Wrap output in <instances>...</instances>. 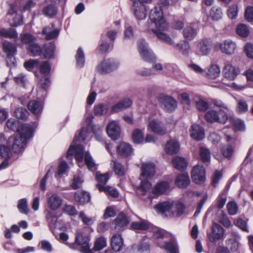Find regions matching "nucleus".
I'll use <instances>...</instances> for the list:
<instances>
[{
	"mask_svg": "<svg viewBox=\"0 0 253 253\" xmlns=\"http://www.w3.org/2000/svg\"><path fill=\"white\" fill-rule=\"evenodd\" d=\"M33 130L32 127L27 124L22 125L21 131L18 132L14 138L12 145V150L15 153H19L23 151L27 140L33 136Z\"/></svg>",
	"mask_w": 253,
	"mask_h": 253,
	"instance_id": "nucleus-1",
	"label": "nucleus"
},
{
	"mask_svg": "<svg viewBox=\"0 0 253 253\" xmlns=\"http://www.w3.org/2000/svg\"><path fill=\"white\" fill-rule=\"evenodd\" d=\"M149 19L155 24L156 28L161 30L168 29L169 25L164 19L163 9L161 7L155 6L150 11Z\"/></svg>",
	"mask_w": 253,
	"mask_h": 253,
	"instance_id": "nucleus-2",
	"label": "nucleus"
},
{
	"mask_svg": "<svg viewBox=\"0 0 253 253\" xmlns=\"http://www.w3.org/2000/svg\"><path fill=\"white\" fill-rule=\"evenodd\" d=\"M205 119L208 123H217L224 125L227 122L228 116L225 111L211 109L205 113Z\"/></svg>",
	"mask_w": 253,
	"mask_h": 253,
	"instance_id": "nucleus-3",
	"label": "nucleus"
},
{
	"mask_svg": "<svg viewBox=\"0 0 253 253\" xmlns=\"http://www.w3.org/2000/svg\"><path fill=\"white\" fill-rule=\"evenodd\" d=\"M158 101L162 108L167 112L171 113L177 108V101L171 96L161 94L158 97Z\"/></svg>",
	"mask_w": 253,
	"mask_h": 253,
	"instance_id": "nucleus-4",
	"label": "nucleus"
},
{
	"mask_svg": "<svg viewBox=\"0 0 253 253\" xmlns=\"http://www.w3.org/2000/svg\"><path fill=\"white\" fill-rule=\"evenodd\" d=\"M138 47L140 54L144 61L150 63L156 62V57L145 40H140L138 42Z\"/></svg>",
	"mask_w": 253,
	"mask_h": 253,
	"instance_id": "nucleus-5",
	"label": "nucleus"
},
{
	"mask_svg": "<svg viewBox=\"0 0 253 253\" xmlns=\"http://www.w3.org/2000/svg\"><path fill=\"white\" fill-rule=\"evenodd\" d=\"M3 49L6 54V61L8 66H14L16 63L15 55L17 53L15 45L9 42H5L3 44Z\"/></svg>",
	"mask_w": 253,
	"mask_h": 253,
	"instance_id": "nucleus-6",
	"label": "nucleus"
},
{
	"mask_svg": "<svg viewBox=\"0 0 253 253\" xmlns=\"http://www.w3.org/2000/svg\"><path fill=\"white\" fill-rule=\"evenodd\" d=\"M89 237L82 232H77L75 242L81 247V252L83 253H91L90 249Z\"/></svg>",
	"mask_w": 253,
	"mask_h": 253,
	"instance_id": "nucleus-7",
	"label": "nucleus"
},
{
	"mask_svg": "<svg viewBox=\"0 0 253 253\" xmlns=\"http://www.w3.org/2000/svg\"><path fill=\"white\" fill-rule=\"evenodd\" d=\"M119 63L113 59L104 60L101 64L98 65L96 68V71L100 74L109 73L116 69Z\"/></svg>",
	"mask_w": 253,
	"mask_h": 253,
	"instance_id": "nucleus-8",
	"label": "nucleus"
},
{
	"mask_svg": "<svg viewBox=\"0 0 253 253\" xmlns=\"http://www.w3.org/2000/svg\"><path fill=\"white\" fill-rule=\"evenodd\" d=\"M191 178L193 182L197 184L203 183L206 179V171L202 165H197L191 170Z\"/></svg>",
	"mask_w": 253,
	"mask_h": 253,
	"instance_id": "nucleus-9",
	"label": "nucleus"
},
{
	"mask_svg": "<svg viewBox=\"0 0 253 253\" xmlns=\"http://www.w3.org/2000/svg\"><path fill=\"white\" fill-rule=\"evenodd\" d=\"M240 73L239 68H235L229 62L224 63V67L222 70L223 76L229 80H234Z\"/></svg>",
	"mask_w": 253,
	"mask_h": 253,
	"instance_id": "nucleus-10",
	"label": "nucleus"
},
{
	"mask_svg": "<svg viewBox=\"0 0 253 253\" xmlns=\"http://www.w3.org/2000/svg\"><path fill=\"white\" fill-rule=\"evenodd\" d=\"M131 10L136 18L138 20L144 19L147 15L146 7L144 4L139 3L137 1L134 0Z\"/></svg>",
	"mask_w": 253,
	"mask_h": 253,
	"instance_id": "nucleus-11",
	"label": "nucleus"
},
{
	"mask_svg": "<svg viewBox=\"0 0 253 253\" xmlns=\"http://www.w3.org/2000/svg\"><path fill=\"white\" fill-rule=\"evenodd\" d=\"M212 48L211 42L207 39H203L197 43L196 53L199 55H207Z\"/></svg>",
	"mask_w": 253,
	"mask_h": 253,
	"instance_id": "nucleus-12",
	"label": "nucleus"
},
{
	"mask_svg": "<svg viewBox=\"0 0 253 253\" xmlns=\"http://www.w3.org/2000/svg\"><path fill=\"white\" fill-rule=\"evenodd\" d=\"M156 173V166L154 163H143L141 167V175L146 179L152 177Z\"/></svg>",
	"mask_w": 253,
	"mask_h": 253,
	"instance_id": "nucleus-13",
	"label": "nucleus"
},
{
	"mask_svg": "<svg viewBox=\"0 0 253 253\" xmlns=\"http://www.w3.org/2000/svg\"><path fill=\"white\" fill-rule=\"evenodd\" d=\"M106 132L108 136L113 140H117L120 137V127L116 122L112 121L108 124Z\"/></svg>",
	"mask_w": 253,
	"mask_h": 253,
	"instance_id": "nucleus-14",
	"label": "nucleus"
},
{
	"mask_svg": "<svg viewBox=\"0 0 253 253\" xmlns=\"http://www.w3.org/2000/svg\"><path fill=\"white\" fill-rule=\"evenodd\" d=\"M212 235L208 234V236L210 241L213 243L215 241V240H219L223 238L224 229L219 224L213 223L212 227Z\"/></svg>",
	"mask_w": 253,
	"mask_h": 253,
	"instance_id": "nucleus-15",
	"label": "nucleus"
},
{
	"mask_svg": "<svg viewBox=\"0 0 253 253\" xmlns=\"http://www.w3.org/2000/svg\"><path fill=\"white\" fill-rule=\"evenodd\" d=\"M148 129L154 133L161 135L166 134L167 131L163 124L156 120H152L149 122Z\"/></svg>",
	"mask_w": 253,
	"mask_h": 253,
	"instance_id": "nucleus-16",
	"label": "nucleus"
},
{
	"mask_svg": "<svg viewBox=\"0 0 253 253\" xmlns=\"http://www.w3.org/2000/svg\"><path fill=\"white\" fill-rule=\"evenodd\" d=\"M218 45L221 51L228 55L234 53L236 48V43L230 40H225Z\"/></svg>",
	"mask_w": 253,
	"mask_h": 253,
	"instance_id": "nucleus-17",
	"label": "nucleus"
},
{
	"mask_svg": "<svg viewBox=\"0 0 253 253\" xmlns=\"http://www.w3.org/2000/svg\"><path fill=\"white\" fill-rule=\"evenodd\" d=\"M90 199V193L85 191H78L74 194L75 200L81 205H84L89 203Z\"/></svg>",
	"mask_w": 253,
	"mask_h": 253,
	"instance_id": "nucleus-18",
	"label": "nucleus"
},
{
	"mask_svg": "<svg viewBox=\"0 0 253 253\" xmlns=\"http://www.w3.org/2000/svg\"><path fill=\"white\" fill-rule=\"evenodd\" d=\"M166 30H161L159 28L151 29V31L157 36L159 40L166 43L173 45L174 42L172 40L169 35L164 32V31Z\"/></svg>",
	"mask_w": 253,
	"mask_h": 253,
	"instance_id": "nucleus-19",
	"label": "nucleus"
},
{
	"mask_svg": "<svg viewBox=\"0 0 253 253\" xmlns=\"http://www.w3.org/2000/svg\"><path fill=\"white\" fill-rule=\"evenodd\" d=\"M117 151L119 155L124 157H128L133 153V150L130 145L126 142H121L117 146Z\"/></svg>",
	"mask_w": 253,
	"mask_h": 253,
	"instance_id": "nucleus-20",
	"label": "nucleus"
},
{
	"mask_svg": "<svg viewBox=\"0 0 253 253\" xmlns=\"http://www.w3.org/2000/svg\"><path fill=\"white\" fill-rule=\"evenodd\" d=\"M191 136L198 141L201 140L204 138L205 132L203 128L197 124H194L191 126Z\"/></svg>",
	"mask_w": 253,
	"mask_h": 253,
	"instance_id": "nucleus-21",
	"label": "nucleus"
},
{
	"mask_svg": "<svg viewBox=\"0 0 253 253\" xmlns=\"http://www.w3.org/2000/svg\"><path fill=\"white\" fill-rule=\"evenodd\" d=\"M180 144L174 140L168 141L165 146V151L167 154L173 155L177 154L179 151Z\"/></svg>",
	"mask_w": 253,
	"mask_h": 253,
	"instance_id": "nucleus-22",
	"label": "nucleus"
},
{
	"mask_svg": "<svg viewBox=\"0 0 253 253\" xmlns=\"http://www.w3.org/2000/svg\"><path fill=\"white\" fill-rule=\"evenodd\" d=\"M62 199L56 194H53L50 196L47 200L48 207L53 211L57 210L61 206Z\"/></svg>",
	"mask_w": 253,
	"mask_h": 253,
	"instance_id": "nucleus-23",
	"label": "nucleus"
},
{
	"mask_svg": "<svg viewBox=\"0 0 253 253\" xmlns=\"http://www.w3.org/2000/svg\"><path fill=\"white\" fill-rule=\"evenodd\" d=\"M190 183V179L187 173H182L179 174L175 179L176 185L182 188H185Z\"/></svg>",
	"mask_w": 253,
	"mask_h": 253,
	"instance_id": "nucleus-24",
	"label": "nucleus"
},
{
	"mask_svg": "<svg viewBox=\"0 0 253 253\" xmlns=\"http://www.w3.org/2000/svg\"><path fill=\"white\" fill-rule=\"evenodd\" d=\"M123 244V239L121 235L116 234L112 236L111 245L114 252H120L122 249Z\"/></svg>",
	"mask_w": 253,
	"mask_h": 253,
	"instance_id": "nucleus-25",
	"label": "nucleus"
},
{
	"mask_svg": "<svg viewBox=\"0 0 253 253\" xmlns=\"http://www.w3.org/2000/svg\"><path fill=\"white\" fill-rule=\"evenodd\" d=\"M169 187V182L166 181H160L155 186L152 192L154 194L162 195L168 191Z\"/></svg>",
	"mask_w": 253,
	"mask_h": 253,
	"instance_id": "nucleus-26",
	"label": "nucleus"
},
{
	"mask_svg": "<svg viewBox=\"0 0 253 253\" xmlns=\"http://www.w3.org/2000/svg\"><path fill=\"white\" fill-rule=\"evenodd\" d=\"M132 103V101L130 99L125 98L113 105L112 107V111L114 113L119 112L128 108L131 105Z\"/></svg>",
	"mask_w": 253,
	"mask_h": 253,
	"instance_id": "nucleus-27",
	"label": "nucleus"
},
{
	"mask_svg": "<svg viewBox=\"0 0 253 253\" xmlns=\"http://www.w3.org/2000/svg\"><path fill=\"white\" fill-rule=\"evenodd\" d=\"M29 110L35 115L41 114L43 109V104L37 100H32L28 103Z\"/></svg>",
	"mask_w": 253,
	"mask_h": 253,
	"instance_id": "nucleus-28",
	"label": "nucleus"
},
{
	"mask_svg": "<svg viewBox=\"0 0 253 253\" xmlns=\"http://www.w3.org/2000/svg\"><path fill=\"white\" fill-rule=\"evenodd\" d=\"M172 163L174 167L180 170H184L187 166V162L186 159L182 157L176 156L173 158Z\"/></svg>",
	"mask_w": 253,
	"mask_h": 253,
	"instance_id": "nucleus-29",
	"label": "nucleus"
},
{
	"mask_svg": "<svg viewBox=\"0 0 253 253\" xmlns=\"http://www.w3.org/2000/svg\"><path fill=\"white\" fill-rule=\"evenodd\" d=\"M129 222L128 217L124 213L121 212L114 221L115 228H122L126 226Z\"/></svg>",
	"mask_w": 253,
	"mask_h": 253,
	"instance_id": "nucleus-30",
	"label": "nucleus"
},
{
	"mask_svg": "<svg viewBox=\"0 0 253 253\" xmlns=\"http://www.w3.org/2000/svg\"><path fill=\"white\" fill-rule=\"evenodd\" d=\"M96 187L100 192H104L107 195H110L113 198H117L119 196L118 191L115 188L111 186L96 184Z\"/></svg>",
	"mask_w": 253,
	"mask_h": 253,
	"instance_id": "nucleus-31",
	"label": "nucleus"
},
{
	"mask_svg": "<svg viewBox=\"0 0 253 253\" xmlns=\"http://www.w3.org/2000/svg\"><path fill=\"white\" fill-rule=\"evenodd\" d=\"M220 74V69L218 66L211 64L208 70L207 77L210 79H215L219 77Z\"/></svg>",
	"mask_w": 253,
	"mask_h": 253,
	"instance_id": "nucleus-32",
	"label": "nucleus"
},
{
	"mask_svg": "<svg viewBox=\"0 0 253 253\" xmlns=\"http://www.w3.org/2000/svg\"><path fill=\"white\" fill-rule=\"evenodd\" d=\"M28 51L33 56H41L43 53V50L39 44L36 43L35 42L31 44L30 46L27 47Z\"/></svg>",
	"mask_w": 253,
	"mask_h": 253,
	"instance_id": "nucleus-33",
	"label": "nucleus"
},
{
	"mask_svg": "<svg viewBox=\"0 0 253 253\" xmlns=\"http://www.w3.org/2000/svg\"><path fill=\"white\" fill-rule=\"evenodd\" d=\"M43 56L45 58H52L54 57L55 46L53 43L50 42L45 44L43 47Z\"/></svg>",
	"mask_w": 253,
	"mask_h": 253,
	"instance_id": "nucleus-34",
	"label": "nucleus"
},
{
	"mask_svg": "<svg viewBox=\"0 0 253 253\" xmlns=\"http://www.w3.org/2000/svg\"><path fill=\"white\" fill-rule=\"evenodd\" d=\"M210 16L214 21H218L221 19L223 16L221 8L217 6H212L210 11Z\"/></svg>",
	"mask_w": 253,
	"mask_h": 253,
	"instance_id": "nucleus-35",
	"label": "nucleus"
},
{
	"mask_svg": "<svg viewBox=\"0 0 253 253\" xmlns=\"http://www.w3.org/2000/svg\"><path fill=\"white\" fill-rule=\"evenodd\" d=\"M199 156L200 159L203 163L206 164L210 162L211 154L208 148L201 147L199 150Z\"/></svg>",
	"mask_w": 253,
	"mask_h": 253,
	"instance_id": "nucleus-36",
	"label": "nucleus"
},
{
	"mask_svg": "<svg viewBox=\"0 0 253 253\" xmlns=\"http://www.w3.org/2000/svg\"><path fill=\"white\" fill-rule=\"evenodd\" d=\"M104 38V35L102 34L101 40L98 46V49L101 53H106L109 51L110 48L112 49L113 47V43H109L105 40H103Z\"/></svg>",
	"mask_w": 253,
	"mask_h": 253,
	"instance_id": "nucleus-37",
	"label": "nucleus"
},
{
	"mask_svg": "<svg viewBox=\"0 0 253 253\" xmlns=\"http://www.w3.org/2000/svg\"><path fill=\"white\" fill-rule=\"evenodd\" d=\"M111 164L116 174L122 176L125 174V169L123 165L116 160H112Z\"/></svg>",
	"mask_w": 253,
	"mask_h": 253,
	"instance_id": "nucleus-38",
	"label": "nucleus"
},
{
	"mask_svg": "<svg viewBox=\"0 0 253 253\" xmlns=\"http://www.w3.org/2000/svg\"><path fill=\"white\" fill-rule=\"evenodd\" d=\"M75 58L77 66L79 68H83L84 65L85 57L84 51L81 47L78 49Z\"/></svg>",
	"mask_w": 253,
	"mask_h": 253,
	"instance_id": "nucleus-39",
	"label": "nucleus"
},
{
	"mask_svg": "<svg viewBox=\"0 0 253 253\" xmlns=\"http://www.w3.org/2000/svg\"><path fill=\"white\" fill-rule=\"evenodd\" d=\"M176 47L182 54L185 55H188L191 49L190 44L186 40L181 41L180 42L177 43Z\"/></svg>",
	"mask_w": 253,
	"mask_h": 253,
	"instance_id": "nucleus-40",
	"label": "nucleus"
},
{
	"mask_svg": "<svg viewBox=\"0 0 253 253\" xmlns=\"http://www.w3.org/2000/svg\"><path fill=\"white\" fill-rule=\"evenodd\" d=\"M42 12L45 16L52 17L57 14V8L54 4H50L42 9Z\"/></svg>",
	"mask_w": 253,
	"mask_h": 253,
	"instance_id": "nucleus-41",
	"label": "nucleus"
},
{
	"mask_svg": "<svg viewBox=\"0 0 253 253\" xmlns=\"http://www.w3.org/2000/svg\"><path fill=\"white\" fill-rule=\"evenodd\" d=\"M184 37L188 41L193 40L197 36L196 30L191 26L186 27L183 31Z\"/></svg>",
	"mask_w": 253,
	"mask_h": 253,
	"instance_id": "nucleus-42",
	"label": "nucleus"
},
{
	"mask_svg": "<svg viewBox=\"0 0 253 253\" xmlns=\"http://www.w3.org/2000/svg\"><path fill=\"white\" fill-rule=\"evenodd\" d=\"M40 60L37 59H30L24 63V68L28 71H34L36 69L38 68Z\"/></svg>",
	"mask_w": 253,
	"mask_h": 253,
	"instance_id": "nucleus-43",
	"label": "nucleus"
},
{
	"mask_svg": "<svg viewBox=\"0 0 253 253\" xmlns=\"http://www.w3.org/2000/svg\"><path fill=\"white\" fill-rule=\"evenodd\" d=\"M0 36L6 38L16 39L18 37V34L13 28L2 29L0 30Z\"/></svg>",
	"mask_w": 253,
	"mask_h": 253,
	"instance_id": "nucleus-44",
	"label": "nucleus"
},
{
	"mask_svg": "<svg viewBox=\"0 0 253 253\" xmlns=\"http://www.w3.org/2000/svg\"><path fill=\"white\" fill-rule=\"evenodd\" d=\"M50 30L49 27H46L43 28L42 31V35H46L45 39L47 40H51L57 38L59 34V31L55 29L53 31L49 32L48 30Z\"/></svg>",
	"mask_w": 253,
	"mask_h": 253,
	"instance_id": "nucleus-45",
	"label": "nucleus"
},
{
	"mask_svg": "<svg viewBox=\"0 0 253 253\" xmlns=\"http://www.w3.org/2000/svg\"><path fill=\"white\" fill-rule=\"evenodd\" d=\"M20 40L22 42L30 46L37 40V38L32 34L26 33L20 34Z\"/></svg>",
	"mask_w": 253,
	"mask_h": 253,
	"instance_id": "nucleus-46",
	"label": "nucleus"
},
{
	"mask_svg": "<svg viewBox=\"0 0 253 253\" xmlns=\"http://www.w3.org/2000/svg\"><path fill=\"white\" fill-rule=\"evenodd\" d=\"M108 110L107 105L99 103L95 105L93 108L94 114L96 116H102L107 113Z\"/></svg>",
	"mask_w": 253,
	"mask_h": 253,
	"instance_id": "nucleus-47",
	"label": "nucleus"
},
{
	"mask_svg": "<svg viewBox=\"0 0 253 253\" xmlns=\"http://www.w3.org/2000/svg\"><path fill=\"white\" fill-rule=\"evenodd\" d=\"M85 164L89 169L94 171L96 169L97 166L88 152H86L84 155Z\"/></svg>",
	"mask_w": 253,
	"mask_h": 253,
	"instance_id": "nucleus-48",
	"label": "nucleus"
},
{
	"mask_svg": "<svg viewBox=\"0 0 253 253\" xmlns=\"http://www.w3.org/2000/svg\"><path fill=\"white\" fill-rule=\"evenodd\" d=\"M38 68L40 70V73L44 76L48 75L51 70V66L48 61H43L42 63H39Z\"/></svg>",
	"mask_w": 253,
	"mask_h": 253,
	"instance_id": "nucleus-49",
	"label": "nucleus"
},
{
	"mask_svg": "<svg viewBox=\"0 0 253 253\" xmlns=\"http://www.w3.org/2000/svg\"><path fill=\"white\" fill-rule=\"evenodd\" d=\"M14 115L18 119L25 120L29 115L28 110L23 107H18L14 111Z\"/></svg>",
	"mask_w": 253,
	"mask_h": 253,
	"instance_id": "nucleus-50",
	"label": "nucleus"
},
{
	"mask_svg": "<svg viewBox=\"0 0 253 253\" xmlns=\"http://www.w3.org/2000/svg\"><path fill=\"white\" fill-rule=\"evenodd\" d=\"M237 34L243 38L247 37L250 33L248 27L244 24L238 25L236 29Z\"/></svg>",
	"mask_w": 253,
	"mask_h": 253,
	"instance_id": "nucleus-51",
	"label": "nucleus"
},
{
	"mask_svg": "<svg viewBox=\"0 0 253 253\" xmlns=\"http://www.w3.org/2000/svg\"><path fill=\"white\" fill-rule=\"evenodd\" d=\"M132 138L134 143L136 144L143 142L144 140L143 131L139 129H136L132 133Z\"/></svg>",
	"mask_w": 253,
	"mask_h": 253,
	"instance_id": "nucleus-52",
	"label": "nucleus"
},
{
	"mask_svg": "<svg viewBox=\"0 0 253 253\" xmlns=\"http://www.w3.org/2000/svg\"><path fill=\"white\" fill-rule=\"evenodd\" d=\"M172 204L168 201L164 202L158 204L156 206V209L159 212L164 213L169 211L172 208Z\"/></svg>",
	"mask_w": 253,
	"mask_h": 253,
	"instance_id": "nucleus-53",
	"label": "nucleus"
},
{
	"mask_svg": "<svg viewBox=\"0 0 253 253\" xmlns=\"http://www.w3.org/2000/svg\"><path fill=\"white\" fill-rule=\"evenodd\" d=\"M84 147L81 144H78L76 146L71 145L67 151V158L72 157L74 153H84Z\"/></svg>",
	"mask_w": 253,
	"mask_h": 253,
	"instance_id": "nucleus-54",
	"label": "nucleus"
},
{
	"mask_svg": "<svg viewBox=\"0 0 253 253\" xmlns=\"http://www.w3.org/2000/svg\"><path fill=\"white\" fill-rule=\"evenodd\" d=\"M107 245L106 239L103 237L98 238L94 242L93 250L94 251H99Z\"/></svg>",
	"mask_w": 253,
	"mask_h": 253,
	"instance_id": "nucleus-55",
	"label": "nucleus"
},
{
	"mask_svg": "<svg viewBox=\"0 0 253 253\" xmlns=\"http://www.w3.org/2000/svg\"><path fill=\"white\" fill-rule=\"evenodd\" d=\"M249 106L246 101L243 99H240L238 101L236 111L238 113L243 114L248 111Z\"/></svg>",
	"mask_w": 253,
	"mask_h": 253,
	"instance_id": "nucleus-56",
	"label": "nucleus"
},
{
	"mask_svg": "<svg viewBox=\"0 0 253 253\" xmlns=\"http://www.w3.org/2000/svg\"><path fill=\"white\" fill-rule=\"evenodd\" d=\"M166 250L170 253H177L178 252V245L176 241L172 240L169 242H166L164 245Z\"/></svg>",
	"mask_w": 253,
	"mask_h": 253,
	"instance_id": "nucleus-57",
	"label": "nucleus"
},
{
	"mask_svg": "<svg viewBox=\"0 0 253 253\" xmlns=\"http://www.w3.org/2000/svg\"><path fill=\"white\" fill-rule=\"evenodd\" d=\"M131 227L134 229L145 230L149 228V224L145 221L133 222L131 223Z\"/></svg>",
	"mask_w": 253,
	"mask_h": 253,
	"instance_id": "nucleus-58",
	"label": "nucleus"
},
{
	"mask_svg": "<svg viewBox=\"0 0 253 253\" xmlns=\"http://www.w3.org/2000/svg\"><path fill=\"white\" fill-rule=\"evenodd\" d=\"M17 208L20 212L22 213L27 214L29 212L27 201L25 198H23L19 200L18 202Z\"/></svg>",
	"mask_w": 253,
	"mask_h": 253,
	"instance_id": "nucleus-59",
	"label": "nucleus"
},
{
	"mask_svg": "<svg viewBox=\"0 0 253 253\" xmlns=\"http://www.w3.org/2000/svg\"><path fill=\"white\" fill-rule=\"evenodd\" d=\"M91 128L95 138L96 140L99 142H103L104 139L102 136V129L99 126H92Z\"/></svg>",
	"mask_w": 253,
	"mask_h": 253,
	"instance_id": "nucleus-60",
	"label": "nucleus"
},
{
	"mask_svg": "<svg viewBox=\"0 0 253 253\" xmlns=\"http://www.w3.org/2000/svg\"><path fill=\"white\" fill-rule=\"evenodd\" d=\"M228 213L234 215L237 213L238 207L235 201H229L226 206Z\"/></svg>",
	"mask_w": 253,
	"mask_h": 253,
	"instance_id": "nucleus-61",
	"label": "nucleus"
},
{
	"mask_svg": "<svg viewBox=\"0 0 253 253\" xmlns=\"http://www.w3.org/2000/svg\"><path fill=\"white\" fill-rule=\"evenodd\" d=\"M238 12V6L235 4L229 6L227 10V15L232 19H235L237 16Z\"/></svg>",
	"mask_w": 253,
	"mask_h": 253,
	"instance_id": "nucleus-62",
	"label": "nucleus"
},
{
	"mask_svg": "<svg viewBox=\"0 0 253 253\" xmlns=\"http://www.w3.org/2000/svg\"><path fill=\"white\" fill-rule=\"evenodd\" d=\"M11 154V150L8 146L2 145L0 146V157L7 159Z\"/></svg>",
	"mask_w": 253,
	"mask_h": 253,
	"instance_id": "nucleus-63",
	"label": "nucleus"
},
{
	"mask_svg": "<svg viewBox=\"0 0 253 253\" xmlns=\"http://www.w3.org/2000/svg\"><path fill=\"white\" fill-rule=\"evenodd\" d=\"M17 122L14 119L10 118L7 120L6 123L7 127L12 131H17L18 132L21 131V129L17 128Z\"/></svg>",
	"mask_w": 253,
	"mask_h": 253,
	"instance_id": "nucleus-64",
	"label": "nucleus"
}]
</instances>
